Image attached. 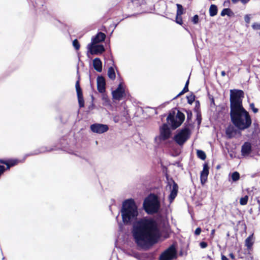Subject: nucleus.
<instances>
[{"label": "nucleus", "mask_w": 260, "mask_h": 260, "mask_svg": "<svg viewBox=\"0 0 260 260\" xmlns=\"http://www.w3.org/2000/svg\"><path fill=\"white\" fill-rule=\"evenodd\" d=\"M218 9L215 5H211L209 8V14L210 16H214L217 14Z\"/></svg>", "instance_id": "obj_27"}, {"label": "nucleus", "mask_w": 260, "mask_h": 260, "mask_svg": "<svg viewBox=\"0 0 260 260\" xmlns=\"http://www.w3.org/2000/svg\"><path fill=\"white\" fill-rule=\"evenodd\" d=\"M108 76L112 80H114L116 78L115 72L112 67H110L108 69Z\"/></svg>", "instance_id": "obj_26"}, {"label": "nucleus", "mask_w": 260, "mask_h": 260, "mask_svg": "<svg viewBox=\"0 0 260 260\" xmlns=\"http://www.w3.org/2000/svg\"><path fill=\"white\" fill-rule=\"evenodd\" d=\"M93 67L98 72L102 71V62L100 58L96 57L93 60Z\"/></svg>", "instance_id": "obj_22"}, {"label": "nucleus", "mask_w": 260, "mask_h": 260, "mask_svg": "<svg viewBox=\"0 0 260 260\" xmlns=\"http://www.w3.org/2000/svg\"><path fill=\"white\" fill-rule=\"evenodd\" d=\"M187 114V122H189L191 120L192 116V112L190 110H185Z\"/></svg>", "instance_id": "obj_34"}, {"label": "nucleus", "mask_w": 260, "mask_h": 260, "mask_svg": "<svg viewBox=\"0 0 260 260\" xmlns=\"http://www.w3.org/2000/svg\"><path fill=\"white\" fill-rule=\"evenodd\" d=\"M231 177L233 181H237L240 179V174L237 171L234 172L232 173Z\"/></svg>", "instance_id": "obj_31"}, {"label": "nucleus", "mask_w": 260, "mask_h": 260, "mask_svg": "<svg viewBox=\"0 0 260 260\" xmlns=\"http://www.w3.org/2000/svg\"><path fill=\"white\" fill-rule=\"evenodd\" d=\"M220 15L221 16H224L225 15H228L229 17H233L235 14L231 10L230 8H224L223 9Z\"/></svg>", "instance_id": "obj_24"}, {"label": "nucleus", "mask_w": 260, "mask_h": 260, "mask_svg": "<svg viewBox=\"0 0 260 260\" xmlns=\"http://www.w3.org/2000/svg\"><path fill=\"white\" fill-rule=\"evenodd\" d=\"M146 1H129L128 3V8L134 11L135 14L146 12Z\"/></svg>", "instance_id": "obj_8"}, {"label": "nucleus", "mask_w": 260, "mask_h": 260, "mask_svg": "<svg viewBox=\"0 0 260 260\" xmlns=\"http://www.w3.org/2000/svg\"><path fill=\"white\" fill-rule=\"evenodd\" d=\"M230 116L232 123L239 130L243 131L251 125V117L244 107L230 110Z\"/></svg>", "instance_id": "obj_2"}, {"label": "nucleus", "mask_w": 260, "mask_h": 260, "mask_svg": "<svg viewBox=\"0 0 260 260\" xmlns=\"http://www.w3.org/2000/svg\"><path fill=\"white\" fill-rule=\"evenodd\" d=\"M209 168L208 164L205 163L203 165V169L200 175V180L202 184H205L207 180L208 176L209 173Z\"/></svg>", "instance_id": "obj_17"}, {"label": "nucleus", "mask_w": 260, "mask_h": 260, "mask_svg": "<svg viewBox=\"0 0 260 260\" xmlns=\"http://www.w3.org/2000/svg\"><path fill=\"white\" fill-rule=\"evenodd\" d=\"M195 98L196 96L193 93H191V94L186 96L187 102L190 105H191L195 101Z\"/></svg>", "instance_id": "obj_29"}, {"label": "nucleus", "mask_w": 260, "mask_h": 260, "mask_svg": "<svg viewBox=\"0 0 260 260\" xmlns=\"http://www.w3.org/2000/svg\"><path fill=\"white\" fill-rule=\"evenodd\" d=\"M177 257L176 249L174 246L172 245L161 253L159 260H173Z\"/></svg>", "instance_id": "obj_10"}, {"label": "nucleus", "mask_w": 260, "mask_h": 260, "mask_svg": "<svg viewBox=\"0 0 260 260\" xmlns=\"http://www.w3.org/2000/svg\"><path fill=\"white\" fill-rule=\"evenodd\" d=\"M234 2V3H236V2H237L238 1H233Z\"/></svg>", "instance_id": "obj_51"}, {"label": "nucleus", "mask_w": 260, "mask_h": 260, "mask_svg": "<svg viewBox=\"0 0 260 260\" xmlns=\"http://www.w3.org/2000/svg\"><path fill=\"white\" fill-rule=\"evenodd\" d=\"M75 88L77 92L79 106L80 108H83L85 106V102L83 98L82 89L80 85V78H79L76 82Z\"/></svg>", "instance_id": "obj_11"}, {"label": "nucleus", "mask_w": 260, "mask_h": 260, "mask_svg": "<svg viewBox=\"0 0 260 260\" xmlns=\"http://www.w3.org/2000/svg\"><path fill=\"white\" fill-rule=\"evenodd\" d=\"M253 238V234L249 236L245 240V246L248 250L252 249L254 242L252 241Z\"/></svg>", "instance_id": "obj_23"}, {"label": "nucleus", "mask_w": 260, "mask_h": 260, "mask_svg": "<svg viewBox=\"0 0 260 260\" xmlns=\"http://www.w3.org/2000/svg\"><path fill=\"white\" fill-rule=\"evenodd\" d=\"M197 113H198L197 115V119L199 123H200L202 120L201 114L200 113V112H198Z\"/></svg>", "instance_id": "obj_41"}, {"label": "nucleus", "mask_w": 260, "mask_h": 260, "mask_svg": "<svg viewBox=\"0 0 260 260\" xmlns=\"http://www.w3.org/2000/svg\"><path fill=\"white\" fill-rule=\"evenodd\" d=\"M244 20L247 24H249L250 21V15L247 14L244 16Z\"/></svg>", "instance_id": "obj_39"}, {"label": "nucleus", "mask_w": 260, "mask_h": 260, "mask_svg": "<svg viewBox=\"0 0 260 260\" xmlns=\"http://www.w3.org/2000/svg\"><path fill=\"white\" fill-rule=\"evenodd\" d=\"M250 107L252 109L253 113H256L258 112V109L257 108H255L254 103L250 104Z\"/></svg>", "instance_id": "obj_37"}, {"label": "nucleus", "mask_w": 260, "mask_h": 260, "mask_svg": "<svg viewBox=\"0 0 260 260\" xmlns=\"http://www.w3.org/2000/svg\"><path fill=\"white\" fill-rule=\"evenodd\" d=\"M192 21L194 24H197L199 21V16L198 15H195L193 17Z\"/></svg>", "instance_id": "obj_38"}, {"label": "nucleus", "mask_w": 260, "mask_h": 260, "mask_svg": "<svg viewBox=\"0 0 260 260\" xmlns=\"http://www.w3.org/2000/svg\"><path fill=\"white\" fill-rule=\"evenodd\" d=\"M257 203L258 205H259V206L260 207V200L259 199H257Z\"/></svg>", "instance_id": "obj_48"}, {"label": "nucleus", "mask_w": 260, "mask_h": 260, "mask_svg": "<svg viewBox=\"0 0 260 260\" xmlns=\"http://www.w3.org/2000/svg\"><path fill=\"white\" fill-rule=\"evenodd\" d=\"M176 22L180 25H182L183 24L181 15H178V14H176Z\"/></svg>", "instance_id": "obj_35"}, {"label": "nucleus", "mask_w": 260, "mask_h": 260, "mask_svg": "<svg viewBox=\"0 0 260 260\" xmlns=\"http://www.w3.org/2000/svg\"><path fill=\"white\" fill-rule=\"evenodd\" d=\"M244 98V92L242 90H230V110L243 107L242 101Z\"/></svg>", "instance_id": "obj_6"}, {"label": "nucleus", "mask_w": 260, "mask_h": 260, "mask_svg": "<svg viewBox=\"0 0 260 260\" xmlns=\"http://www.w3.org/2000/svg\"><path fill=\"white\" fill-rule=\"evenodd\" d=\"M122 220L125 225H131L137 219L138 207L133 199L124 200L120 210Z\"/></svg>", "instance_id": "obj_3"}, {"label": "nucleus", "mask_w": 260, "mask_h": 260, "mask_svg": "<svg viewBox=\"0 0 260 260\" xmlns=\"http://www.w3.org/2000/svg\"><path fill=\"white\" fill-rule=\"evenodd\" d=\"M168 185H169L170 187L171 186V185H170L169 183V184H168Z\"/></svg>", "instance_id": "obj_53"}, {"label": "nucleus", "mask_w": 260, "mask_h": 260, "mask_svg": "<svg viewBox=\"0 0 260 260\" xmlns=\"http://www.w3.org/2000/svg\"><path fill=\"white\" fill-rule=\"evenodd\" d=\"M252 27L255 30H260V23L255 22L252 25Z\"/></svg>", "instance_id": "obj_36"}, {"label": "nucleus", "mask_w": 260, "mask_h": 260, "mask_svg": "<svg viewBox=\"0 0 260 260\" xmlns=\"http://www.w3.org/2000/svg\"><path fill=\"white\" fill-rule=\"evenodd\" d=\"M217 169H219V166H217Z\"/></svg>", "instance_id": "obj_52"}, {"label": "nucleus", "mask_w": 260, "mask_h": 260, "mask_svg": "<svg viewBox=\"0 0 260 260\" xmlns=\"http://www.w3.org/2000/svg\"><path fill=\"white\" fill-rule=\"evenodd\" d=\"M248 196H245L240 199V204L241 205H245L247 204Z\"/></svg>", "instance_id": "obj_32"}, {"label": "nucleus", "mask_w": 260, "mask_h": 260, "mask_svg": "<svg viewBox=\"0 0 260 260\" xmlns=\"http://www.w3.org/2000/svg\"><path fill=\"white\" fill-rule=\"evenodd\" d=\"M132 233L137 245L144 249L157 243L160 238L158 223L152 217L139 219L133 224Z\"/></svg>", "instance_id": "obj_1"}, {"label": "nucleus", "mask_w": 260, "mask_h": 260, "mask_svg": "<svg viewBox=\"0 0 260 260\" xmlns=\"http://www.w3.org/2000/svg\"><path fill=\"white\" fill-rule=\"evenodd\" d=\"M20 161L18 159H2L0 158V164L6 166L0 165V179L6 171L9 170L11 167L16 166Z\"/></svg>", "instance_id": "obj_9"}, {"label": "nucleus", "mask_w": 260, "mask_h": 260, "mask_svg": "<svg viewBox=\"0 0 260 260\" xmlns=\"http://www.w3.org/2000/svg\"><path fill=\"white\" fill-rule=\"evenodd\" d=\"M184 119L185 115L179 110H178L176 113V109L171 110L167 117V122L170 125L172 129H175L179 127Z\"/></svg>", "instance_id": "obj_5"}, {"label": "nucleus", "mask_w": 260, "mask_h": 260, "mask_svg": "<svg viewBox=\"0 0 260 260\" xmlns=\"http://www.w3.org/2000/svg\"><path fill=\"white\" fill-rule=\"evenodd\" d=\"M90 128L92 132L98 134H103L109 129L108 125L101 123L92 124L90 125Z\"/></svg>", "instance_id": "obj_12"}, {"label": "nucleus", "mask_w": 260, "mask_h": 260, "mask_svg": "<svg viewBox=\"0 0 260 260\" xmlns=\"http://www.w3.org/2000/svg\"><path fill=\"white\" fill-rule=\"evenodd\" d=\"M201 231L202 230L201 228H197L194 231V234L197 236H198L201 234Z\"/></svg>", "instance_id": "obj_42"}, {"label": "nucleus", "mask_w": 260, "mask_h": 260, "mask_svg": "<svg viewBox=\"0 0 260 260\" xmlns=\"http://www.w3.org/2000/svg\"><path fill=\"white\" fill-rule=\"evenodd\" d=\"M215 233V229H213L211 231V235H210L212 238H213L214 237Z\"/></svg>", "instance_id": "obj_44"}, {"label": "nucleus", "mask_w": 260, "mask_h": 260, "mask_svg": "<svg viewBox=\"0 0 260 260\" xmlns=\"http://www.w3.org/2000/svg\"><path fill=\"white\" fill-rule=\"evenodd\" d=\"M229 256L233 259H235V255L234 254V253H230L229 254Z\"/></svg>", "instance_id": "obj_45"}, {"label": "nucleus", "mask_w": 260, "mask_h": 260, "mask_svg": "<svg viewBox=\"0 0 260 260\" xmlns=\"http://www.w3.org/2000/svg\"><path fill=\"white\" fill-rule=\"evenodd\" d=\"M105 51L103 45H92L90 47V53L91 54H99L103 53Z\"/></svg>", "instance_id": "obj_18"}, {"label": "nucleus", "mask_w": 260, "mask_h": 260, "mask_svg": "<svg viewBox=\"0 0 260 260\" xmlns=\"http://www.w3.org/2000/svg\"><path fill=\"white\" fill-rule=\"evenodd\" d=\"M106 38V35L102 32H99L92 39L93 44H97L100 42L104 41Z\"/></svg>", "instance_id": "obj_21"}, {"label": "nucleus", "mask_w": 260, "mask_h": 260, "mask_svg": "<svg viewBox=\"0 0 260 260\" xmlns=\"http://www.w3.org/2000/svg\"><path fill=\"white\" fill-rule=\"evenodd\" d=\"M143 209L149 215L157 213L160 207V201L158 197L154 194H150L143 202Z\"/></svg>", "instance_id": "obj_4"}, {"label": "nucleus", "mask_w": 260, "mask_h": 260, "mask_svg": "<svg viewBox=\"0 0 260 260\" xmlns=\"http://www.w3.org/2000/svg\"><path fill=\"white\" fill-rule=\"evenodd\" d=\"M199 107H200V102L199 101H197L196 102V106H195V108H194V111L196 112H198V110L199 109Z\"/></svg>", "instance_id": "obj_43"}, {"label": "nucleus", "mask_w": 260, "mask_h": 260, "mask_svg": "<svg viewBox=\"0 0 260 260\" xmlns=\"http://www.w3.org/2000/svg\"><path fill=\"white\" fill-rule=\"evenodd\" d=\"M189 83V78H188V80L186 82L185 86H184L183 89H182V90L178 94H177L175 98H174L173 99H176L179 98L181 95L183 94L184 93H185L189 91V89H188Z\"/></svg>", "instance_id": "obj_25"}, {"label": "nucleus", "mask_w": 260, "mask_h": 260, "mask_svg": "<svg viewBox=\"0 0 260 260\" xmlns=\"http://www.w3.org/2000/svg\"><path fill=\"white\" fill-rule=\"evenodd\" d=\"M113 98L116 100L120 101L125 96V90L122 84L120 83L117 88L112 92Z\"/></svg>", "instance_id": "obj_14"}, {"label": "nucleus", "mask_w": 260, "mask_h": 260, "mask_svg": "<svg viewBox=\"0 0 260 260\" xmlns=\"http://www.w3.org/2000/svg\"><path fill=\"white\" fill-rule=\"evenodd\" d=\"M97 89L101 93L106 91V80L102 76H99L97 78Z\"/></svg>", "instance_id": "obj_16"}, {"label": "nucleus", "mask_w": 260, "mask_h": 260, "mask_svg": "<svg viewBox=\"0 0 260 260\" xmlns=\"http://www.w3.org/2000/svg\"><path fill=\"white\" fill-rule=\"evenodd\" d=\"M200 246L202 248H205L208 246V244L206 242L202 241L200 242Z\"/></svg>", "instance_id": "obj_40"}, {"label": "nucleus", "mask_w": 260, "mask_h": 260, "mask_svg": "<svg viewBox=\"0 0 260 260\" xmlns=\"http://www.w3.org/2000/svg\"><path fill=\"white\" fill-rule=\"evenodd\" d=\"M221 260H229L225 255H221Z\"/></svg>", "instance_id": "obj_46"}, {"label": "nucleus", "mask_w": 260, "mask_h": 260, "mask_svg": "<svg viewBox=\"0 0 260 260\" xmlns=\"http://www.w3.org/2000/svg\"><path fill=\"white\" fill-rule=\"evenodd\" d=\"M191 132L188 126H185L174 136V140L180 146H182L190 138Z\"/></svg>", "instance_id": "obj_7"}, {"label": "nucleus", "mask_w": 260, "mask_h": 260, "mask_svg": "<svg viewBox=\"0 0 260 260\" xmlns=\"http://www.w3.org/2000/svg\"><path fill=\"white\" fill-rule=\"evenodd\" d=\"M244 4H246L248 1H241Z\"/></svg>", "instance_id": "obj_49"}, {"label": "nucleus", "mask_w": 260, "mask_h": 260, "mask_svg": "<svg viewBox=\"0 0 260 260\" xmlns=\"http://www.w3.org/2000/svg\"><path fill=\"white\" fill-rule=\"evenodd\" d=\"M73 45L76 50H78L80 48V45L77 39H75L73 41Z\"/></svg>", "instance_id": "obj_33"}, {"label": "nucleus", "mask_w": 260, "mask_h": 260, "mask_svg": "<svg viewBox=\"0 0 260 260\" xmlns=\"http://www.w3.org/2000/svg\"><path fill=\"white\" fill-rule=\"evenodd\" d=\"M226 75L225 72L224 71H221V75L222 77H224Z\"/></svg>", "instance_id": "obj_47"}, {"label": "nucleus", "mask_w": 260, "mask_h": 260, "mask_svg": "<svg viewBox=\"0 0 260 260\" xmlns=\"http://www.w3.org/2000/svg\"><path fill=\"white\" fill-rule=\"evenodd\" d=\"M252 151L251 145L249 142H245L241 148V154L243 156L249 155Z\"/></svg>", "instance_id": "obj_19"}, {"label": "nucleus", "mask_w": 260, "mask_h": 260, "mask_svg": "<svg viewBox=\"0 0 260 260\" xmlns=\"http://www.w3.org/2000/svg\"><path fill=\"white\" fill-rule=\"evenodd\" d=\"M197 156L202 160H205L206 158V154L205 152L201 150H198L197 152Z\"/></svg>", "instance_id": "obj_28"}, {"label": "nucleus", "mask_w": 260, "mask_h": 260, "mask_svg": "<svg viewBox=\"0 0 260 260\" xmlns=\"http://www.w3.org/2000/svg\"><path fill=\"white\" fill-rule=\"evenodd\" d=\"M177 6V13L176 14H178V15H181L183 14L184 13V9H183V8L182 7V6L180 4H177L176 5Z\"/></svg>", "instance_id": "obj_30"}, {"label": "nucleus", "mask_w": 260, "mask_h": 260, "mask_svg": "<svg viewBox=\"0 0 260 260\" xmlns=\"http://www.w3.org/2000/svg\"><path fill=\"white\" fill-rule=\"evenodd\" d=\"M170 180L173 183V186L171 190L170 194L169 196V200L170 203H172L173 202L177 195L178 191V186L177 183L175 182L173 178H171Z\"/></svg>", "instance_id": "obj_15"}, {"label": "nucleus", "mask_w": 260, "mask_h": 260, "mask_svg": "<svg viewBox=\"0 0 260 260\" xmlns=\"http://www.w3.org/2000/svg\"><path fill=\"white\" fill-rule=\"evenodd\" d=\"M171 131L167 123H164L160 128L159 138L161 140L165 141L170 138Z\"/></svg>", "instance_id": "obj_13"}, {"label": "nucleus", "mask_w": 260, "mask_h": 260, "mask_svg": "<svg viewBox=\"0 0 260 260\" xmlns=\"http://www.w3.org/2000/svg\"><path fill=\"white\" fill-rule=\"evenodd\" d=\"M237 133V130L232 125H229L225 129V134L229 139L234 137Z\"/></svg>", "instance_id": "obj_20"}, {"label": "nucleus", "mask_w": 260, "mask_h": 260, "mask_svg": "<svg viewBox=\"0 0 260 260\" xmlns=\"http://www.w3.org/2000/svg\"><path fill=\"white\" fill-rule=\"evenodd\" d=\"M253 124L255 125V126H258V124L257 123H254Z\"/></svg>", "instance_id": "obj_50"}]
</instances>
